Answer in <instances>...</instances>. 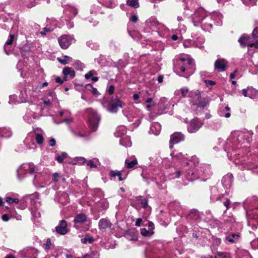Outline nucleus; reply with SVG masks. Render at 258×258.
Instances as JSON below:
<instances>
[{
    "label": "nucleus",
    "instance_id": "f257e3e1",
    "mask_svg": "<svg viewBox=\"0 0 258 258\" xmlns=\"http://www.w3.org/2000/svg\"><path fill=\"white\" fill-rule=\"evenodd\" d=\"M191 162L185 161V165H182L183 167L180 169L176 170L174 172L170 173L171 178H178L181 175V173L184 174V176L187 180L192 181L199 178L198 170L196 169H189L187 170L186 166H188Z\"/></svg>",
    "mask_w": 258,
    "mask_h": 258
},
{
    "label": "nucleus",
    "instance_id": "f03ea898",
    "mask_svg": "<svg viewBox=\"0 0 258 258\" xmlns=\"http://www.w3.org/2000/svg\"><path fill=\"white\" fill-rule=\"evenodd\" d=\"M101 102L104 107L112 113L117 112L118 108H122L124 105V103L117 96H113L111 99L104 97Z\"/></svg>",
    "mask_w": 258,
    "mask_h": 258
},
{
    "label": "nucleus",
    "instance_id": "7ed1b4c3",
    "mask_svg": "<svg viewBox=\"0 0 258 258\" xmlns=\"http://www.w3.org/2000/svg\"><path fill=\"white\" fill-rule=\"evenodd\" d=\"M35 166L33 163H27L22 164L17 170V176L19 179H22L27 174H33L35 171Z\"/></svg>",
    "mask_w": 258,
    "mask_h": 258
},
{
    "label": "nucleus",
    "instance_id": "20e7f679",
    "mask_svg": "<svg viewBox=\"0 0 258 258\" xmlns=\"http://www.w3.org/2000/svg\"><path fill=\"white\" fill-rule=\"evenodd\" d=\"M196 170H198L199 178L201 177L203 180H205L211 175L210 167L209 165L201 164L197 167Z\"/></svg>",
    "mask_w": 258,
    "mask_h": 258
},
{
    "label": "nucleus",
    "instance_id": "39448f33",
    "mask_svg": "<svg viewBox=\"0 0 258 258\" xmlns=\"http://www.w3.org/2000/svg\"><path fill=\"white\" fill-rule=\"evenodd\" d=\"M203 124L201 120L195 118L190 121L187 126V131L190 133H195L202 127Z\"/></svg>",
    "mask_w": 258,
    "mask_h": 258
},
{
    "label": "nucleus",
    "instance_id": "423d86ee",
    "mask_svg": "<svg viewBox=\"0 0 258 258\" xmlns=\"http://www.w3.org/2000/svg\"><path fill=\"white\" fill-rule=\"evenodd\" d=\"M87 113L88 115V124L92 127L94 132L96 130V114L95 111L91 108L86 109Z\"/></svg>",
    "mask_w": 258,
    "mask_h": 258
},
{
    "label": "nucleus",
    "instance_id": "0eeeda50",
    "mask_svg": "<svg viewBox=\"0 0 258 258\" xmlns=\"http://www.w3.org/2000/svg\"><path fill=\"white\" fill-rule=\"evenodd\" d=\"M205 11L200 8L197 10L192 16V22L195 26H198L203 20L205 17Z\"/></svg>",
    "mask_w": 258,
    "mask_h": 258
},
{
    "label": "nucleus",
    "instance_id": "6e6552de",
    "mask_svg": "<svg viewBox=\"0 0 258 258\" xmlns=\"http://www.w3.org/2000/svg\"><path fill=\"white\" fill-rule=\"evenodd\" d=\"M73 38L68 35H63L58 39L59 44L61 48H68L73 42Z\"/></svg>",
    "mask_w": 258,
    "mask_h": 258
},
{
    "label": "nucleus",
    "instance_id": "1a4fd4ad",
    "mask_svg": "<svg viewBox=\"0 0 258 258\" xmlns=\"http://www.w3.org/2000/svg\"><path fill=\"white\" fill-rule=\"evenodd\" d=\"M250 38L249 37L244 34L239 39L238 41L242 47L247 45L248 47H254L256 48H258V42L256 41L254 43H252L250 41Z\"/></svg>",
    "mask_w": 258,
    "mask_h": 258
},
{
    "label": "nucleus",
    "instance_id": "9d476101",
    "mask_svg": "<svg viewBox=\"0 0 258 258\" xmlns=\"http://www.w3.org/2000/svg\"><path fill=\"white\" fill-rule=\"evenodd\" d=\"M184 136L180 132H176L173 134L170 137L169 147L172 149L173 145L177 144L181 141H183Z\"/></svg>",
    "mask_w": 258,
    "mask_h": 258
},
{
    "label": "nucleus",
    "instance_id": "9b49d317",
    "mask_svg": "<svg viewBox=\"0 0 258 258\" xmlns=\"http://www.w3.org/2000/svg\"><path fill=\"white\" fill-rule=\"evenodd\" d=\"M34 107L35 106H32L30 108L28 109L23 117L24 120L29 123L33 122L34 120L37 117V114L33 111Z\"/></svg>",
    "mask_w": 258,
    "mask_h": 258
},
{
    "label": "nucleus",
    "instance_id": "f8f14e48",
    "mask_svg": "<svg viewBox=\"0 0 258 258\" xmlns=\"http://www.w3.org/2000/svg\"><path fill=\"white\" fill-rule=\"evenodd\" d=\"M86 221L87 217L85 214H78L76 215L74 219V227L77 229H79Z\"/></svg>",
    "mask_w": 258,
    "mask_h": 258
},
{
    "label": "nucleus",
    "instance_id": "ddd939ff",
    "mask_svg": "<svg viewBox=\"0 0 258 258\" xmlns=\"http://www.w3.org/2000/svg\"><path fill=\"white\" fill-rule=\"evenodd\" d=\"M228 61L224 58H219L217 59L214 63L215 70L220 72H224L227 69Z\"/></svg>",
    "mask_w": 258,
    "mask_h": 258
},
{
    "label": "nucleus",
    "instance_id": "4468645a",
    "mask_svg": "<svg viewBox=\"0 0 258 258\" xmlns=\"http://www.w3.org/2000/svg\"><path fill=\"white\" fill-rule=\"evenodd\" d=\"M67 222L64 220L60 221L59 224L55 227L56 232L61 235H65L68 232Z\"/></svg>",
    "mask_w": 258,
    "mask_h": 258
},
{
    "label": "nucleus",
    "instance_id": "2eb2a0df",
    "mask_svg": "<svg viewBox=\"0 0 258 258\" xmlns=\"http://www.w3.org/2000/svg\"><path fill=\"white\" fill-rule=\"evenodd\" d=\"M190 102L193 105H196L199 101L201 99V93L199 90L192 91L189 93Z\"/></svg>",
    "mask_w": 258,
    "mask_h": 258
},
{
    "label": "nucleus",
    "instance_id": "dca6fc26",
    "mask_svg": "<svg viewBox=\"0 0 258 258\" xmlns=\"http://www.w3.org/2000/svg\"><path fill=\"white\" fill-rule=\"evenodd\" d=\"M222 183L225 188L229 189L232 185V175L231 173H228L225 175L222 178Z\"/></svg>",
    "mask_w": 258,
    "mask_h": 258
},
{
    "label": "nucleus",
    "instance_id": "f3484780",
    "mask_svg": "<svg viewBox=\"0 0 258 258\" xmlns=\"http://www.w3.org/2000/svg\"><path fill=\"white\" fill-rule=\"evenodd\" d=\"M146 25L151 29L155 28L159 29L160 26V24L157 21V19L155 17H151L147 20Z\"/></svg>",
    "mask_w": 258,
    "mask_h": 258
},
{
    "label": "nucleus",
    "instance_id": "a211bd4d",
    "mask_svg": "<svg viewBox=\"0 0 258 258\" xmlns=\"http://www.w3.org/2000/svg\"><path fill=\"white\" fill-rule=\"evenodd\" d=\"M126 128L124 125H120L117 127L114 133L115 136L120 139L126 136Z\"/></svg>",
    "mask_w": 258,
    "mask_h": 258
},
{
    "label": "nucleus",
    "instance_id": "6ab92c4d",
    "mask_svg": "<svg viewBox=\"0 0 258 258\" xmlns=\"http://www.w3.org/2000/svg\"><path fill=\"white\" fill-rule=\"evenodd\" d=\"M179 60L181 62H184V64L180 67V71L182 72H184L187 71L190 66H192V60L189 58H180Z\"/></svg>",
    "mask_w": 258,
    "mask_h": 258
},
{
    "label": "nucleus",
    "instance_id": "aec40b11",
    "mask_svg": "<svg viewBox=\"0 0 258 258\" xmlns=\"http://www.w3.org/2000/svg\"><path fill=\"white\" fill-rule=\"evenodd\" d=\"M99 226L100 230L106 231L107 229H110L111 223L108 220L103 219L99 221Z\"/></svg>",
    "mask_w": 258,
    "mask_h": 258
},
{
    "label": "nucleus",
    "instance_id": "412c9836",
    "mask_svg": "<svg viewBox=\"0 0 258 258\" xmlns=\"http://www.w3.org/2000/svg\"><path fill=\"white\" fill-rule=\"evenodd\" d=\"M161 126L158 122L153 123L151 126L149 133L155 135H158L161 131Z\"/></svg>",
    "mask_w": 258,
    "mask_h": 258
},
{
    "label": "nucleus",
    "instance_id": "4be33fe9",
    "mask_svg": "<svg viewBox=\"0 0 258 258\" xmlns=\"http://www.w3.org/2000/svg\"><path fill=\"white\" fill-rule=\"evenodd\" d=\"M171 156L173 159L175 160L182 161L186 160V157L181 153L177 152L174 151L171 153Z\"/></svg>",
    "mask_w": 258,
    "mask_h": 258
},
{
    "label": "nucleus",
    "instance_id": "5701e85b",
    "mask_svg": "<svg viewBox=\"0 0 258 258\" xmlns=\"http://www.w3.org/2000/svg\"><path fill=\"white\" fill-rule=\"evenodd\" d=\"M120 144L126 147H131L132 146V142L130 138L126 136L120 140Z\"/></svg>",
    "mask_w": 258,
    "mask_h": 258
},
{
    "label": "nucleus",
    "instance_id": "b1692460",
    "mask_svg": "<svg viewBox=\"0 0 258 258\" xmlns=\"http://www.w3.org/2000/svg\"><path fill=\"white\" fill-rule=\"evenodd\" d=\"M109 174L112 179H115L116 177H117L119 181H122L123 180V178L121 177L120 171L111 170L110 171Z\"/></svg>",
    "mask_w": 258,
    "mask_h": 258
},
{
    "label": "nucleus",
    "instance_id": "393cba45",
    "mask_svg": "<svg viewBox=\"0 0 258 258\" xmlns=\"http://www.w3.org/2000/svg\"><path fill=\"white\" fill-rule=\"evenodd\" d=\"M239 237V235L238 234H232L228 235L226 239L230 243L236 242Z\"/></svg>",
    "mask_w": 258,
    "mask_h": 258
},
{
    "label": "nucleus",
    "instance_id": "a878e982",
    "mask_svg": "<svg viewBox=\"0 0 258 258\" xmlns=\"http://www.w3.org/2000/svg\"><path fill=\"white\" fill-rule=\"evenodd\" d=\"M14 34H11L10 35L7 41H6V42L5 43V44L4 45V50H5V52L7 53V54H8V50H7V46L8 45H11L12 44L13 42V41H14Z\"/></svg>",
    "mask_w": 258,
    "mask_h": 258
},
{
    "label": "nucleus",
    "instance_id": "bb28decb",
    "mask_svg": "<svg viewBox=\"0 0 258 258\" xmlns=\"http://www.w3.org/2000/svg\"><path fill=\"white\" fill-rule=\"evenodd\" d=\"M63 73L66 77L70 75L71 78H74L75 76V72L69 67H66L63 70Z\"/></svg>",
    "mask_w": 258,
    "mask_h": 258
},
{
    "label": "nucleus",
    "instance_id": "cd10ccee",
    "mask_svg": "<svg viewBox=\"0 0 258 258\" xmlns=\"http://www.w3.org/2000/svg\"><path fill=\"white\" fill-rule=\"evenodd\" d=\"M0 135L2 137L9 138L11 136V132L6 128H0Z\"/></svg>",
    "mask_w": 258,
    "mask_h": 258
},
{
    "label": "nucleus",
    "instance_id": "c85d7f7f",
    "mask_svg": "<svg viewBox=\"0 0 258 258\" xmlns=\"http://www.w3.org/2000/svg\"><path fill=\"white\" fill-rule=\"evenodd\" d=\"M125 165H126L127 168H131L134 167L137 164L138 162L137 159H134L132 161H130L129 159H127L125 161Z\"/></svg>",
    "mask_w": 258,
    "mask_h": 258
},
{
    "label": "nucleus",
    "instance_id": "c756f323",
    "mask_svg": "<svg viewBox=\"0 0 258 258\" xmlns=\"http://www.w3.org/2000/svg\"><path fill=\"white\" fill-rule=\"evenodd\" d=\"M95 74V71H90L88 73L85 74V77L86 79H89L90 78H91L92 81L93 82H96L97 77H93Z\"/></svg>",
    "mask_w": 258,
    "mask_h": 258
},
{
    "label": "nucleus",
    "instance_id": "7c9ffc66",
    "mask_svg": "<svg viewBox=\"0 0 258 258\" xmlns=\"http://www.w3.org/2000/svg\"><path fill=\"white\" fill-rule=\"evenodd\" d=\"M126 4L135 8H137L139 7L138 0H126Z\"/></svg>",
    "mask_w": 258,
    "mask_h": 258
},
{
    "label": "nucleus",
    "instance_id": "2f4dec72",
    "mask_svg": "<svg viewBox=\"0 0 258 258\" xmlns=\"http://www.w3.org/2000/svg\"><path fill=\"white\" fill-rule=\"evenodd\" d=\"M208 103V102L205 100V99L201 98L196 105L198 107L204 108L207 106Z\"/></svg>",
    "mask_w": 258,
    "mask_h": 258
},
{
    "label": "nucleus",
    "instance_id": "473e14b6",
    "mask_svg": "<svg viewBox=\"0 0 258 258\" xmlns=\"http://www.w3.org/2000/svg\"><path fill=\"white\" fill-rule=\"evenodd\" d=\"M101 210H105L108 208L109 204L106 200L103 199L99 203Z\"/></svg>",
    "mask_w": 258,
    "mask_h": 258
},
{
    "label": "nucleus",
    "instance_id": "72a5a7b5",
    "mask_svg": "<svg viewBox=\"0 0 258 258\" xmlns=\"http://www.w3.org/2000/svg\"><path fill=\"white\" fill-rule=\"evenodd\" d=\"M153 231L151 230H147L146 228H143L141 229V233L143 236H150L153 234Z\"/></svg>",
    "mask_w": 258,
    "mask_h": 258
},
{
    "label": "nucleus",
    "instance_id": "f704fd0d",
    "mask_svg": "<svg viewBox=\"0 0 258 258\" xmlns=\"http://www.w3.org/2000/svg\"><path fill=\"white\" fill-rule=\"evenodd\" d=\"M94 241V239L93 237H90V236H86L85 238H82L81 239L82 243H84V244H86L87 242H89V243H91Z\"/></svg>",
    "mask_w": 258,
    "mask_h": 258
},
{
    "label": "nucleus",
    "instance_id": "c9c22d12",
    "mask_svg": "<svg viewBox=\"0 0 258 258\" xmlns=\"http://www.w3.org/2000/svg\"><path fill=\"white\" fill-rule=\"evenodd\" d=\"M57 60L61 64H66L68 63V61L72 60V58L70 56L66 55L64 56V58L63 59L57 58Z\"/></svg>",
    "mask_w": 258,
    "mask_h": 258
},
{
    "label": "nucleus",
    "instance_id": "e433bc0d",
    "mask_svg": "<svg viewBox=\"0 0 258 258\" xmlns=\"http://www.w3.org/2000/svg\"><path fill=\"white\" fill-rule=\"evenodd\" d=\"M220 200L223 202V205L226 208V209H228L230 203V200L227 198H225L224 197H222V198H220Z\"/></svg>",
    "mask_w": 258,
    "mask_h": 258
},
{
    "label": "nucleus",
    "instance_id": "4c0bfd02",
    "mask_svg": "<svg viewBox=\"0 0 258 258\" xmlns=\"http://www.w3.org/2000/svg\"><path fill=\"white\" fill-rule=\"evenodd\" d=\"M138 200L140 201L142 207L146 209L148 207V202L146 199H143L142 197H139Z\"/></svg>",
    "mask_w": 258,
    "mask_h": 258
},
{
    "label": "nucleus",
    "instance_id": "58836bf2",
    "mask_svg": "<svg viewBox=\"0 0 258 258\" xmlns=\"http://www.w3.org/2000/svg\"><path fill=\"white\" fill-rule=\"evenodd\" d=\"M67 154L66 153H62L60 155L56 157V160L59 163H62L63 160L67 158Z\"/></svg>",
    "mask_w": 258,
    "mask_h": 258
},
{
    "label": "nucleus",
    "instance_id": "ea45409f",
    "mask_svg": "<svg viewBox=\"0 0 258 258\" xmlns=\"http://www.w3.org/2000/svg\"><path fill=\"white\" fill-rule=\"evenodd\" d=\"M215 258H230V254L227 253L218 252L215 255Z\"/></svg>",
    "mask_w": 258,
    "mask_h": 258
},
{
    "label": "nucleus",
    "instance_id": "a19ab883",
    "mask_svg": "<svg viewBox=\"0 0 258 258\" xmlns=\"http://www.w3.org/2000/svg\"><path fill=\"white\" fill-rule=\"evenodd\" d=\"M243 3L247 6H252L255 4L256 0H241Z\"/></svg>",
    "mask_w": 258,
    "mask_h": 258
},
{
    "label": "nucleus",
    "instance_id": "79ce46f5",
    "mask_svg": "<svg viewBox=\"0 0 258 258\" xmlns=\"http://www.w3.org/2000/svg\"><path fill=\"white\" fill-rule=\"evenodd\" d=\"M35 139L36 140V142L39 144H41L43 142V136L39 134H36Z\"/></svg>",
    "mask_w": 258,
    "mask_h": 258
},
{
    "label": "nucleus",
    "instance_id": "37998d69",
    "mask_svg": "<svg viewBox=\"0 0 258 258\" xmlns=\"http://www.w3.org/2000/svg\"><path fill=\"white\" fill-rule=\"evenodd\" d=\"M146 102L148 103V104L146 106V107L148 109L150 108L152 106H153L155 105L154 102L153 101V99L152 98H148L146 100Z\"/></svg>",
    "mask_w": 258,
    "mask_h": 258
},
{
    "label": "nucleus",
    "instance_id": "c03bdc74",
    "mask_svg": "<svg viewBox=\"0 0 258 258\" xmlns=\"http://www.w3.org/2000/svg\"><path fill=\"white\" fill-rule=\"evenodd\" d=\"M76 164H83L86 162V160L84 157H77L76 158Z\"/></svg>",
    "mask_w": 258,
    "mask_h": 258
},
{
    "label": "nucleus",
    "instance_id": "a18cd8bd",
    "mask_svg": "<svg viewBox=\"0 0 258 258\" xmlns=\"http://www.w3.org/2000/svg\"><path fill=\"white\" fill-rule=\"evenodd\" d=\"M180 91H181V93L182 96L183 97H185L187 96V94L189 92V90H188V89L187 88L184 87V88H181L180 89Z\"/></svg>",
    "mask_w": 258,
    "mask_h": 258
},
{
    "label": "nucleus",
    "instance_id": "49530a36",
    "mask_svg": "<svg viewBox=\"0 0 258 258\" xmlns=\"http://www.w3.org/2000/svg\"><path fill=\"white\" fill-rule=\"evenodd\" d=\"M87 89L91 91L92 93L93 94H97V90L96 88L93 87V86L91 84H88L87 85Z\"/></svg>",
    "mask_w": 258,
    "mask_h": 258
},
{
    "label": "nucleus",
    "instance_id": "de8ad7c7",
    "mask_svg": "<svg viewBox=\"0 0 258 258\" xmlns=\"http://www.w3.org/2000/svg\"><path fill=\"white\" fill-rule=\"evenodd\" d=\"M6 201L9 204L13 203H18L19 202V200L18 199H13L10 197H7L6 198Z\"/></svg>",
    "mask_w": 258,
    "mask_h": 258
},
{
    "label": "nucleus",
    "instance_id": "09e8293b",
    "mask_svg": "<svg viewBox=\"0 0 258 258\" xmlns=\"http://www.w3.org/2000/svg\"><path fill=\"white\" fill-rule=\"evenodd\" d=\"M51 245V242L50 239L48 238L46 240V243L44 244V247L46 249H49L50 248V245Z\"/></svg>",
    "mask_w": 258,
    "mask_h": 258
},
{
    "label": "nucleus",
    "instance_id": "8fccbe9b",
    "mask_svg": "<svg viewBox=\"0 0 258 258\" xmlns=\"http://www.w3.org/2000/svg\"><path fill=\"white\" fill-rule=\"evenodd\" d=\"M60 177L57 173H55L53 175V180L55 182L59 181Z\"/></svg>",
    "mask_w": 258,
    "mask_h": 258
},
{
    "label": "nucleus",
    "instance_id": "3c124183",
    "mask_svg": "<svg viewBox=\"0 0 258 258\" xmlns=\"http://www.w3.org/2000/svg\"><path fill=\"white\" fill-rule=\"evenodd\" d=\"M87 166L90 168H96V166L92 160H89L87 163Z\"/></svg>",
    "mask_w": 258,
    "mask_h": 258
},
{
    "label": "nucleus",
    "instance_id": "603ef678",
    "mask_svg": "<svg viewBox=\"0 0 258 258\" xmlns=\"http://www.w3.org/2000/svg\"><path fill=\"white\" fill-rule=\"evenodd\" d=\"M130 21L135 23L138 21V18L137 16L133 15L130 18Z\"/></svg>",
    "mask_w": 258,
    "mask_h": 258
},
{
    "label": "nucleus",
    "instance_id": "864d4df0",
    "mask_svg": "<svg viewBox=\"0 0 258 258\" xmlns=\"http://www.w3.org/2000/svg\"><path fill=\"white\" fill-rule=\"evenodd\" d=\"M114 91V87L113 85H111L109 86V89L108 90V93L109 94H112L113 93Z\"/></svg>",
    "mask_w": 258,
    "mask_h": 258
},
{
    "label": "nucleus",
    "instance_id": "5fc2aeb1",
    "mask_svg": "<svg viewBox=\"0 0 258 258\" xmlns=\"http://www.w3.org/2000/svg\"><path fill=\"white\" fill-rule=\"evenodd\" d=\"M252 35L253 37H258V27L253 31Z\"/></svg>",
    "mask_w": 258,
    "mask_h": 258
},
{
    "label": "nucleus",
    "instance_id": "6e6d98bb",
    "mask_svg": "<svg viewBox=\"0 0 258 258\" xmlns=\"http://www.w3.org/2000/svg\"><path fill=\"white\" fill-rule=\"evenodd\" d=\"M142 222V219L141 218L137 219V220H136V223H135V225L136 226H138V227L140 226L141 225Z\"/></svg>",
    "mask_w": 258,
    "mask_h": 258
},
{
    "label": "nucleus",
    "instance_id": "4d7b16f0",
    "mask_svg": "<svg viewBox=\"0 0 258 258\" xmlns=\"http://www.w3.org/2000/svg\"><path fill=\"white\" fill-rule=\"evenodd\" d=\"M50 31V30L49 29H48L47 28H46V27H45V28H44L43 29V30L40 32V33H41L42 35H46V33H47V32H49Z\"/></svg>",
    "mask_w": 258,
    "mask_h": 258
},
{
    "label": "nucleus",
    "instance_id": "13d9d810",
    "mask_svg": "<svg viewBox=\"0 0 258 258\" xmlns=\"http://www.w3.org/2000/svg\"><path fill=\"white\" fill-rule=\"evenodd\" d=\"M2 218L4 221H8L9 220V216L7 214H4L2 216Z\"/></svg>",
    "mask_w": 258,
    "mask_h": 258
},
{
    "label": "nucleus",
    "instance_id": "bf43d9fd",
    "mask_svg": "<svg viewBox=\"0 0 258 258\" xmlns=\"http://www.w3.org/2000/svg\"><path fill=\"white\" fill-rule=\"evenodd\" d=\"M154 224L153 222H149L148 223V226H149V230H151L152 231H153V229L154 228Z\"/></svg>",
    "mask_w": 258,
    "mask_h": 258
},
{
    "label": "nucleus",
    "instance_id": "052dcab7",
    "mask_svg": "<svg viewBox=\"0 0 258 258\" xmlns=\"http://www.w3.org/2000/svg\"><path fill=\"white\" fill-rule=\"evenodd\" d=\"M49 145L50 146H54L55 145V140L54 139H51L50 140Z\"/></svg>",
    "mask_w": 258,
    "mask_h": 258
},
{
    "label": "nucleus",
    "instance_id": "680f3d73",
    "mask_svg": "<svg viewBox=\"0 0 258 258\" xmlns=\"http://www.w3.org/2000/svg\"><path fill=\"white\" fill-rule=\"evenodd\" d=\"M237 73V70H235L234 72L231 73L230 75V78L231 79H233L236 77V73Z\"/></svg>",
    "mask_w": 258,
    "mask_h": 258
},
{
    "label": "nucleus",
    "instance_id": "e2e57ef3",
    "mask_svg": "<svg viewBox=\"0 0 258 258\" xmlns=\"http://www.w3.org/2000/svg\"><path fill=\"white\" fill-rule=\"evenodd\" d=\"M133 97L134 100H135V101L138 100L139 99V98H140L139 94H134Z\"/></svg>",
    "mask_w": 258,
    "mask_h": 258
},
{
    "label": "nucleus",
    "instance_id": "0e129e2a",
    "mask_svg": "<svg viewBox=\"0 0 258 258\" xmlns=\"http://www.w3.org/2000/svg\"><path fill=\"white\" fill-rule=\"evenodd\" d=\"M242 95L245 96V97H247L248 96V95H247V91L246 89H244L242 90Z\"/></svg>",
    "mask_w": 258,
    "mask_h": 258
},
{
    "label": "nucleus",
    "instance_id": "69168bd1",
    "mask_svg": "<svg viewBox=\"0 0 258 258\" xmlns=\"http://www.w3.org/2000/svg\"><path fill=\"white\" fill-rule=\"evenodd\" d=\"M55 82L56 83H58L61 84V83H62L63 82V81L60 78L57 77V78H56L55 79Z\"/></svg>",
    "mask_w": 258,
    "mask_h": 258
},
{
    "label": "nucleus",
    "instance_id": "338daca9",
    "mask_svg": "<svg viewBox=\"0 0 258 258\" xmlns=\"http://www.w3.org/2000/svg\"><path fill=\"white\" fill-rule=\"evenodd\" d=\"M158 82L159 83H161L163 82V77L162 76H159L158 77Z\"/></svg>",
    "mask_w": 258,
    "mask_h": 258
},
{
    "label": "nucleus",
    "instance_id": "774afa93",
    "mask_svg": "<svg viewBox=\"0 0 258 258\" xmlns=\"http://www.w3.org/2000/svg\"><path fill=\"white\" fill-rule=\"evenodd\" d=\"M107 7L112 8L114 6V4L112 2H111L109 4L106 3L104 4Z\"/></svg>",
    "mask_w": 258,
    "mask_h": 258
}]
</instances>
